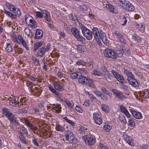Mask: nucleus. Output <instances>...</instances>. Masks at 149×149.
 Listing matches in <instances>:
<instances>
[{"instance_id":"obj_8","label":"nucleus","mask_w":149,"mask_h":149,"mask_svg":"<svg viewBox=\"0 0 149 149\" xmlns=\"http://www.w3.org/2000/svg\"><path fill=\"white\" fill-rule=\"evenodd\" d=\"M43 36V32L40 29H37L35 34L34 38L37 39H41Z\"/></svg>"},{"instance_id":"obj_55","label":"nucleus","mask_w":149,"mask_h":149,"mask_svg":"<svg viewBox=\"0 0 149 149\" xmlns=\"http://www.w3.org/2000/svg\"><path fill=\"white\" fill-rule=\"evenodd\" d=\"M17 118H15V119H14V120L13 121H10L11 123H12V124L13 125H19V123L18 122V120L16 119Z\"/></svg>"},{"instance_id":"obj_3","label":"nucleus","mask_w":149,"mask_h":149,"mask_svg":"<svg viewBox=\"0 0 149 149\" xmlns=\"http://www.w3.org/2000/svg\"><path fill=\"white\" fill-rule=\"evenodd\" d=\"M71 31L72 34L76 38L77 40L82 43H85V38L81 35H80V33L77 29L75 27H72L71 28Z\"/></svg>"},{"instance_id":"obj_52","label":"nucleus","mask_w":149,"mask_h":149,"mask_svg":"<svg viewBox=\"0 0 149 149\" xmlns=\"http://www.w3.org/2000/svg\"><path fill=\"white\" fill-rule=\"evenodd\" d=\"M103 42L106 45H109V40H107L106 37H104L102 38V39Z\"/></svg>"},{"instance_id":"obj_27","label":"nucleus","mask_w":149,"mask_h":149,"mask_svg":"<svg viewBox=\"0 0 149 149\" xmlns=\"http://www.w3.org/2000/svg\"><path fill=\"white\" fill-rule=\"evenodd\" d=\"M56 130L58 131L63 132L65 130V128L63 126L59 124H57L56 127Z\"/></svg>"},{"instance_id":"obj_59","label":"nucleus","mask_w":149,"mask_h":149,"mask_svg":"<svg viewBox=\"0 0 149 149\" xmlns=\"http://www.w3.org/2000/svg\"><path fill=\"white\" fill-rule=\"evenodd\" d=\"M94 93L97 96H99L100 97H101V96L102 95V93L100 91L97 90L95 91Z\"/></svg>"},{"instance_id":"obj_11","label":"nucleus","mask_w":149,"mask_h":149,"mask_svg":"<svg viewBox=\"0 0 149 149\" xmlns=\"http://www.w3.org/2000/svg\"><path fill=\"white\" fill-rule=\"evenodd\" d=\"M83 34L88 40H91L93 38L92 32L89 29H88Z\"/></svg>"},{"instance_id":"obj_43","label":"nucleus","mask_w":149,"mask_h":149,"mask_svg":"<svg viewBox=\"0 0 149 149\" xmlns=\"http://www.w3.org/2000/svg\"><path fill=\"white\" fill-rule=\"evenodd\" d=\"M106 7L107 8H108L110 10V11L112 13L115 12L114 11V8L113 6L111 4H109V5H107L106 6Z\"/></svg>"},{"instance_id":"obj_9","label":"nucleus","mask_w":149,"mask_h":149,"mask_svg":"<svg viewBox=\"0 0 149 149\" xmlns=\"http://www.w3.org/2000/svg\"><path fill=\"white\" fill-rule=\"evenodd\" d=\"M130 111L133 116L135 118L138 119H140L142 118V115L140 112H136L131 109H130Z\"/></svg>"},{"instance_id":"obj_5","label":"nucleus","mask_w":149,"mask_h":149,"mask_svg":"<svg viewBox=\"0 0 149 149\" xmlns=\"http://www.w3.org/2000/svg\"><path fill=\"white\" fill-rule=\"evenodd\" d=\"M122 7L125 9L130 11H133L134 9V6L127 0H122Z\"/></svg>"},{"instance_id":"obj_10","label":"nucleus","mask_w":149,"mask_h":149,"mask_svg":"<svg viewBox=\"0 0 149 149\" xmlns=\"http://www.w3.org/2000/svg\"><path fill=\"white\" fill-rule=\"evenodd\" d=\"M94 37V39L95 38L96 40L100 38V33L98 29L96 27H94L92 29Z\"/></svg>"},{"instance_id":"obj_6","label":"nucleus","mask_w":149,"mask_h":149,"mask_svg":"<svg viewBox=\"0 0 149 149\" xmlns=\"http://www.w3.org/2000/svg\"><path fill=\"white\" fill-rule=\"evenodd\" d=\"M8 100L10 102L9 104L14 107H16L17 106H19V102L18 100H16L15 96L11 95L9 98H8Z\"/></svg>"},{"instance_id":"obj_13","label":"nucleus","mask_w":149,"mask_h":149,"mask_svg":"<svg viewBox=\"0 0 149 149\" xmlns=\"http://www.w3.org/2000/svg\"><path fill=\"white\" fill-rule=\"evenodd\" d=\"M42 16L45 18V19L47 21H49L50 19V17L49 13L46 10H43L42 11Z\"/></svg>"},{"instance_id":"obj_16","label":"nucleus","mask_w":149,"mask_h":149,"mask_svg":"<svg viewBox=\"0 0 149 149\" xmlns=\"http://www.w3.org/2000/svg\"><path fill=\"white\" fill-rule=\"evenodd\" d=\"M95 142V139L93 137H90L86 139V142L88 144V145L92 146L93 145Z\"/></svg>"},{"instance_id":"obj_41","label":"nucleus","mask_w":149,"mask_h":149,"mask_svg":"<svg viewBox=\"0 0 149 149\" xmlns=\"http://www.w3.org/2000/svg\"><path fill=\"white\" fill-rule=\"evenodd\" d=\"M26 85L27 86H28L30 88L31 91H33V85H32V83L30 82L29 81H27L26 83Z\"/></svg>"},{"instance_id":"obj_36","label":"nucleus","mask_w":149,"mask_h":149,"mask_svg":"<svg viewBox=\"0 0 149 149\" xmlns=\"http://www.w3.org/2000/svg\"><path fill=\"white\" fill-rule=\"evenodd\" d=\"M38 139L34 137H33L32 139V142L34 145L36 147H38L39 144L37 141Z\"/></svg>"},{"instance_id":"obj_31","label":"nucleus","mask_w":149,"mask_h":149,"mask_svg":"<svg viewBox=\"0 0 149 149\" xmlns=\"http://www.w3.org/2000/svg\"><path fill=\"white\" fill-rule=\"evenodd\" d=\"M4 13L6 14L8 17H10V18L15 19V16L14 15V14H13L11 12L5 10L4 11Z\"/></svg>"},{"instance_id":"obj_32","label":"nucleus","mask_w":149,"mask_h":149,"mask_svg":"<svg viewBox=\"0 0 149 149\" xmlns=\"http://www.w3.org/2000/svg\"><path fill=\"white\" fill-rule=\"evenodd\" d=\"M6 50L8 52H11L12 51L13 48L11 45L9 43H7V47Z\"/></svg>"},{"instance_id":"obj_2","label":"nucleus","mask_w":149,"mask_h":149,"mask_svg":"<svg viewBox=\"0 0 149 149\" xmlns=\"http://www.w3.org/2000/svg\"><path fill=\"white\" fill-rule=\"evenodd\" d=\"M64 134L66 143L75 144L77 142V139L75 137L74 134L71 131H65Z\"/></svg>"},{"instance_id":"obj_30","label":"nucleus","mask_w":149,"mask_h":149,"mask_svg":"<svg viewBox=\"0 0 149 149\" xmlns=\"http://www.w3.org/2000/svg\"><path fill=\"white\" fill-rule=\"evenodd\" d=\"M101 91L103 93L106 94L111 97L112 94L111 93H109V91L106 88L104 87H102L101 89Z\"/></svg>"},{"instance_id":"obj_17","label":"nucleus","mask_w":149,"mask_h":149,"mask_svg":"<svg viewBox=\"0 0 149 149\" xmlns=\"http://www.w3.org/2000/svg\"><path fill=\"white\" fill-rule=\"evenodd\" d=\"M128 81L129 84L133 86L136 87L138 85V82L135 78L129 80Z\"/></svg>"},{"instance_id":"obj_1","label":"nucleus","mask_w":149,"mask_h":149,"mask_svg":"<svg viewBox=\"0 0 149 149\" xmlns=\"http://www.w3.org/2000/svg\"><path fill=\"white\" fill-rule=\"evenodd\" d=\"M115 34L117 36V41L118 43H117V45L118 47H119L118 48V47H116L117 49H116V53H115L114 52L110 49H106L104 51V56L107 57L111 58L113 59H115L117 58L116 56L117 54H118L119 55L120 53L121 50V36L120 33H118L117 32H116Z\"/></svg>"},{"instance_id":"obj_39","label":"nucleus","mask_w":149,"mask_h":149,"mask_svg":"<svg viewBox=\"0 0 149 149\" xmlns=\"http://www.w3.org/2000/svg\"><path fill=\"white\" fill-rule=\"evenodd\" d=\"M93 63L92 61H89V62L87 63L86 62V63H85V65L84 66H85L86 67H87L88 68H92L93 67Z\"/></svg>"},{"instance_id":"obj_49","label":"nucleus","mask_w":149,"mask_h":149,"mask_svg":"<svg viewBox=\"0 0 149 149\" xmlns=\"http://www.w3.org/2000/svg\"><path fill=\"white\" fill-rule=\"evenodd\" d=\"M29 25L31 26L33 28H35L37 26L36 22L34 20L33 21L32 23L31 24H29Z\"/></svg>"},{"instance_id":"obj_19","label":"nucleus","mask_w":149,"mask_h":149,"mask_svg":"<svg viewBox=\"0 0 149 149\" xmlns=\"http://www.w3.org/2000/svg\"><path fill=\"white\" fill-rule=\"evenodd\" d=\"M54 85L55 89L59 91H62L64 89L63 87L58 83L54 84Z\"/></svg>"},{"instance_id":"obj_24","label":"nucleus","mask_w":149,"mask_h":149,"mask_svg":"<svg viewBox=\"0 0 149 149\" xmlns=\"http://www.w3.org/2000/svg\"><path fill=\"white\" fill-rule=\"evenodd\" d=\"M81 73L80 72L72 73L70 74L71 77L72 79H75L77 77L78 78V77H79L80 76Z\"/></svg>"},{"instance_id":"obj_22","label":"nucleus","mask_w":149,"mask_h":149,"mask_svg":"<svg viewBox=\"0 0 149 149\" xmlns=\"http://www.w3.org/2000/svg\"><path fill=\"white\" fill-rule=\"evenodd\" d=\"M122 112L124 113L127 117H129L130 116V115L126 108L123 105H122Z\"/></svg>"},{"instance_id":"obj_12","label":"nucleus","mask_w":149,"mask_h":149,"mask_svg":"<svg viewBox=\"0 0 149 149\" xmlns=\"http://www.w3.org/2000/svg\"><path fill=\"white\" fill-rule=\"evenodd\" d=\"M78 78L79 79V82L80 83L85 85L87 84L88 79L85 76L82 75L81 73L80 76L78 77Z\"/></svg>"},{"instance_id":"obj_63","label":"nucleus","mask_w":149,"mask_h":149,"mask_svg":"<svg viewBox=\"0 0 149 149\" xmlns=\"http://www.w3.org/2000/svg\"><path fill=\"white\" fill-rule=\"evenodd\" d=\"M65 103L66 104L68 107L70 109L72 107V105L71 103L68 101H65Z\"/></svg>"},{"instance_id":"obj_37","label":"nucleus","mask_w":149,"mask_h":149,"mask_svg":"<svg viewBox=\"0 0 149 149\" xmlns=\"http://www.w3.org/2000/svg\"><path fill=\"white\" fill-rule=\"evenodd\" d=\"M14 50L16 53L18 54H22L23 52V49L22 48L19 47L17 49H15Z\"/></svg>"},{"instance_id":"obj_57","label":"nucleus","mask_w":149,"mask_h":149,"mask_svg":"<svg viewBox=\"0 0 149 149\" xmlns=\"http://www.w3.org/2000/svg\"><path fill=\"white\" fill-rule=\"evenodd\" d=\"M143 96L146 98H149V90H147L144 92Z\"/></svg>"},{"instance_id":"obj_44","label":"nucleus","mask_w":149,"mask_h":149,"mask_svg":"<svg viewBox=\"0 0 149 149\" xmlns=\"http://www.w3.org/2000/svg\"><path fill=\"white\" fill-rule=\"evenodd\" d=\"M20 130H22V134H27L28 133V132L27 130L24 127L22 126L20 127Z\"/></svg>"},{"instance_id":"obj_60","label":"nucleus","mask_w":149,"mask_h":149,"mask_svg":"<svg viewBox=\"0 0 149 149\" xmlns=\"http://www.w3.org/2000/svg\"><path fill=\"white\" fill-rule=\"evenodd\" d=\"M87 9V6L85 5H81L80 7V9L81 11H86Z\"/></svg>"},{"instance_id":"obj_7","label":"nucleus","mask_w":149,"mask_h":149,"mask_svg":"<svg viewBox=\"0 0 149 149\" xmlns=\"http://www.w3.org/2000/svg\"><path fill=\"white\" fill-rule=\"evenodd\" d=\"M123 138L125 141L128 144L131 146H134L133 141L130 136L124 133L123 135Z\"/></svg>"},{"instance_id":"obj_48","label":"nucleus","mask_w":149,"mask_h":149,"mask_svg":"<svg viewBox=\"0 0 149 149\" xmlns=\"http://www.w3.org/2000/svg\"><path fill=\"white\" fill-rule=\"evenodd\" d=\"M127 19H128V17L124 16L123 18L122 19V25L123 26L125 25L126 24L127 22Z\"/></svg>"},{"instance_id":"obj_21","label":"nucleus","mask_w":149,"mask_h":149,"mask_svg":"<svg viewBox=\"0 0 149 149\" xmlns=\"http://www.w3.org/2000/svg\"><path fill=\"white\" fill-rule=\"evenodd\" d=\"M122 89L123 90V93L126 95H129V88L128 86L125 84H122Z\"/></svg>"},{"instance_id":"obj_54","label":"nucleus","mask_w":149,"mask_h":149,"mask_svg":"<svg viewBox=\"0 0 149 149\" xmlns=\"http://www.w3.org/2000/svg\"><path fill=\"white\" fill-rule=\"evenodd\" d=\"M28 35L29 37L30 38H32L33 37L34 35L32 33V31L30 29L27 30Z\"/></svg>"},{"instance_id":"obj_18","label":"nucleus","mask_w":149,"mask_h":149,"mask_svg":"<svg viewBox=\"0 0 149 149\" xmlns=\"http://www.w3.org/2000/svg\"><path fill=\"white\" fill-rule=\"evenodd\" d=\"M124 47H123V48L122 49V56H127L130 54V51L128 49H126L123 48Z\"/></svg>"},{"instance_id":"obj_25","label":"nucleus","mask_w":149,"mask_h":149,"mask_svg":"<svg viewBox=\"0 0 149 149\" xmlns=\"http://www.w3.org/2000/svg\"><path fill=\"white\" fill-rule=\"evenodd\" d=\"M101 116L100 114L97 113H94L93 114V118L95 122H97L98 119H101Z\"/></svg>"},{"instance_id":"obj_4","label":"nucleus","mask_w":149,"mask_h":149,"mask_svg":"<svg viewBox=\"0 0 149 149\" xmlns=\"http://www.w3.org/2000/svg\"><path fill=\"white\" fill-rule=\"evenodd\" d=\"M5 5L6 7L10 10L13 11L14 13V15L15 16V19L17 17H19L21 16V12L19 8L8 3H6Z\"/></svg>"},{"instance_id":"obj_14","label":"nucleus","mask_w":149,"mask_h":149,"mask_svg":"<svg viewBox=\"0 0 149 149\" xmlns=\"http://www.w3.org/2000/svg\"><path fill=\"white\" fill-rule=\"evenodd\" d=\"M45 52L44 47L41 48L38 50L37 56L40 57H43Z\"/></svg>"},{"instance_id":"obj_33","label":"nucleus","mask_w":149,"mask_h":149,"mask_svg":"<svg viewBox=\"0 0 149 149\" xmlns=\"http://www.w3.org/2000/svg\"><path fill=\"white\" fill-rule=\"evenodd\" d=\"M54 110H55L57 113L60 112L61 111V107L60 104L56 105L54 108Z\"/></svg>"},{"instance_id":"obj_61","label":"nucleus","mask_w":149,"mask_h":149,"mask_svg":"<svg viewBox=\"0 0 149 149\" xmlns=\"http://www.w3.org/2000/svg\"><path fill=\"white\" fill-rule=\"evenodd\" d=\"M33 61L36 66L40 65V63L38 60L36 58H33Z\"/></svg>"},{"instance_id":"obj_45","label":"nucleus","mask_w":149,"mask_h":149,"mask_svg":"<svg viewBox=\"0 0 149 149\" xmlns=\"http://www.w3.org/2000/svg\"><path fill=\"white\" fill-rule=\"evenodd\" d=\"M126 41L125 37L123 36H122V43H123L124 44V45H122V46H123V47H127V45L126 43Z\"/></svg>"},{"instance_id":"obj_15","label":"nucleus","mask_w":149,"mask_h":149,"mask_svg":"<svg viewBox=\"0 0 149 149\" xmlns=\"http://www.w3.org/2000/svg\"><path fill=\"white\" fill-rule=\"evenodd\" d=\"M2 114L6 117L12 112L10 109L6 107L3 108L2 109Z\"/></svg>"},{"instance_id":"obj_20","label":"nucleus","mask_w":149,"mask_h":149,"mask_svg":"<svg viewBox=\"0 0 149 149\" xmlns=\"http://www.w3.org/2000/svg\"><path fill=\"white\" fill-rule=\"evenodd\" d=\"M112 92L119 99H121V93L120 91L116 89H112Z\"/></svg>"},{"instance_id":"obj_28","label":"nucleus","mask_w":149,"mask_h":149,"mask_svg":"<svg viewBox=\"0 0 149 149\" xmlns=\"http://www.w3.org/2000/svg\"><path fill=\"white\" fill-rule=\"evenodd\" d=\"M10 121H13L14 120V119L17 118L14 116V114H13L12 112L10 113L9 115H8L7 117H6Z\"/></svg>"},{"instance_id":"obj_53","label":"nucleus","mask_w":149,"mask_h":149,"mask_svg":"<svg viewBox=\"0 0 149 149\" xmlns=\"http://www.w3.org/2000/svg\"><path fill=\"white\" fill-rule=\"evenodd\" d=\"M127 77H127V80L128 81L133 79H134V78H135L134 76L131 72L127 76Z\"/></svg>"},{"instance_id":"obj_23","label":"nucleus","mask_w":149,"mask_h":149,"mask_svg":"<svg viewBox=\"0 0 149 149\" xmlns=\"http://www.w3.org/2000/svg\"><path fill=\"white\" fill-rule=\"evenodd\" d=\"M79 27L81 29L83 34L88 29L83 24L81 23H79Z\"/></svg>"},{"instance_id":"obj_58","label":"nucleus","mask_w":149,"mask_h":149,"mask_svg":"<svg viewBox=\"0 0 149 149\" xmlns=\"http://www.w3.org/2000/svg\"><path fill=\"white\" fill-rule=\"evenodd\" d=\"M99 146L101 149H109L107 146H104L103 144L100 143L99 144Z\"/></svg>"},{"instance_id":"obj_26","label":"nucleus","mask_w":149,"mask_h":149,"mask_svg":"<svg viewBox=\"0 0 149 149\" xmlns=\"http://www.w3.org/2000/svg\"><path fill=\"white\" fill-rule=\"evenodd\" d=\"M49 90L52 92V93H54L58 97L59 95V93L56 89H54L53 87L51 86H49Z\"/></svg>"},{"instance_id":"obj_50","label":"nucleus","mask_w":149,"mask_h":149,"mask_svg":"<svg viewBox=\"0 0 149 149\" xmlns=\"http://www.w3.org/2000/svg\"><path fill=\"white\" fill-rule=\"evenodd\" d=\"M92 73L93 75L96 76H99L101 74V72L98 71L97 70H95L92 72Z\"/></svg>"},{"instance_id":"obj_56","label":"nucleus","mask_w":149,"mask_h":149,"mask_svg":"<svg viewBox=\"0 0 149 149\" xmlns=\"http://www.w3.org/2000/svg\"><path fill=\"white\" fill-rule=\"evenodd\" d=\"M77 49L82 52H84V48L83 46L80 45H78L77 47Z\"/></svg>"},{"instance_id":"obj_40","label":"nucleus","mask_w":149,"mask_h":149,"mask_svg":"<svg viewBox=\"0 0 149 149\" xmlns=\"http://www.w3.org/2000/svg\"><path fill=\"white\" fill-rule=\"evenodd\" d=\"M69 16L70 19L72 21H75L77 20V17L75 15H73L71 13L70 14Z\"/></svg>"},{"instance_id":"obj_29","label":"nucleus","mask_w":149,"mask_h":149,"mask_svg":"<svg viewBox=\"0 0 149 149\" xmlns=\"http://www.w3.org/2000/svg\"><path fill=\"white\" fill-rule=\"evenodd\" d=\"M42 45L41 42H36L34 43L33 47L34 51H35Z\"/></svg>"},{"instance_id":"obj_51","label":"nucleus","mask_w":149,"mask_h":149,"mask_svg":"<svg viewBox=\"0 0 149 149\" xmlns=\"http://www.w3.org/2000/svg\"><path fill=\"white\" fill-rule=\"evenodd\" d=\"M128 124L131 127H133L135 125V123L131 118L129 120Z\"/></svg>"},{"instance_id":"obj_64","label":"nucleus","mask_w":149,"mask_h":149,"mask_svg":"<svg viewBox=\"0 0 149 149\" xmlns=\"http://www.w3.org/2000/svg\"><path fill=\"white\" fill-rule=\"evenodd\" d=\"M114 77L118 79V81L121 83V78L120 77V75L118 73H117L116 75H115Z\"/></svg>"},{"instance_id":"obj_47","label":"nucleus","mask_w":149,"mask_h":149,"mask_svg":"<svg viewBox=\"0 0 149 149\" xmlns=\"http://www.w3.org/2000/svg\"><path fill=\"white\" fill-rule=\"evenodd\" d=\"M17 38L19 40V42H20V44H24V42L25 41L24 39L22 37V36L20 35H18L17 36Z\"/></svg>"},{"instance_id":"obj_46","label":"nucleus","mask_w":149,"mask_h":149,"mask_svg":"<svg viewBox=\"0 0 149 149\" xmlns=\"http://www.w3.org/2000/svg\"><path fill=\"white\" fill-rule=\"evenodd\" d=\"M102 110L105 112H107L109 109L108 106L106 104H103L101 106Z\"/></svg>"},{"instance_id":"obj_34","label":"nucleus","mask_w":149,"mask_h":149,"mask_svg":"<svg viewBox=\"0 0 149 149\" xmlns=\"http://www.w3.org/2000/svg\"><path fill=\"white\" fill-rule=\"evenodd\" d=\"M111 128V126L107 124H105L103 126V128L106 132H109Z\"/></svg>"},{"instance_id":"obj_42","label":"nucleus","mask_w":149,"mask_h":149,"mask_svg":"<svg viewBox=\"0 0 149 149\" xmlns=\"http://www.w3.org/2000/svg\"><path fill=\"white\" fill-rule=\"evenodd\" d=\"M127 121L125 117L124 116L122 115V124L123 123V128L125 127V126L126 123Z\"/></svg>"},{"instance_id":"obj_62","label":"nucleus","mask_w":149,"mask_h":149,"mask_svg":"<svg viewBox=\"0 0 149 149\" xmlns=\"http://www.w3.org/2000/svg\"><path fill=\"white\" fill-rule=\"evenodd\" d=\"M132 39L138 42H139L141 40V38L137 36H134L132 37Z\"/></svg>"},{"instance_id":"obj_35","label":"nucleus","mask_w":149,"mask_h":149,"mask_svg":"<svg viewBox=\"0 0 149 149\" xmlns=\"http://www.w3.org/2000/svg\"><path fill=\"white\" fill-rule=\"evenodd\" d=\"M20 136H19V138L21 141H22L23 143L25 144H26L27 143L25 137L22 134V133H20Z\"/></svg>"},{"instance_id":"obj_38","label":"nucleus","mask_w":149,"mask_h":149,"mask_svg":"<svg viewBox=\"0 0 149 149\" xmlns=\"http://www.w3.org/2000/svg\"><path fill=\"white\" fill-rule=\"evenodd\" d=\"M86 63V61H85L84 60L81 59L79 60L76 62V64L79 65H82L83 66H84Z\"/></svg>"}]
</instances>
